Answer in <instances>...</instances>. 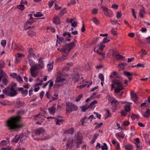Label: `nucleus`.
Wrapping results in <instances>:
<instances>
[{"mask_svg": "<svg viewBox=\"0 0 150 150\" xmlns=\"http://www.w3.org/2000/svg\"><path fill=\"white\" fill-rule=\"evenodd\" d=\"M19 117H11L6 122V126L9 130H16L23 126V124L20 122Z\"/></svg>", "mask_w": 150, "mask_h": 150, "instance_id": "1", "label": "nucleus"}, {"mask_svg": "<svg viewBox=\"0 0 150 150\" xmlns=\"http://www.w3.org/2000/svg\"><path fill=\"white\" fill-rule=\"evenodd\" d=\"M15 87L12 84L8 86L4 90H3L2 92L8 96L13 97L16 96L17 94V90H16Z\"/></svg>", "mask_w": 150, "mask_h": 150, "instance_id": "2", "label": "nucleus"}, {"mask_svg": "<svg viewBox=\"0 0 150 150\" xmlns=\"http://www.w3.org/2000/svg\"><path fill=\"white\" fill-rule=\"evenodd\" d=\"M28 63L31 66L30 71L31 75L34 77H35L38 74V72L36 71V70H39V68L37 67V65L35 64L33 60L31 59L28 60Z\"/></svg>", "mask_w": 150, "mask_h": 150, "instance_id": "3", "label": "nucleus"}, {"mask_svg": "<svg viewBox=\"0 0 150 150\" xmlns=\"http://www.w3.org/2000/svg\"><path fill=\"white\" fill-rule=\"evenodd\" d=\"M75 42H72L70 43L64 45L63 46L62 48L61 49L59 48L58 49V50L61 52L63 53V52H65V51L71 48H73L75 47Z\"/></svg>", "mask_w": 150, "mask_h": 150, "instance_id": "4", "label": "nucleus"}, {"mask_svg": "<svg viewBox=\"0 0 150 150\" xmlns=\"http://www.w3.org/2000/svg\"><path fill=\"white\" fill-rule=\"evenodd\" d=\"M66 105L67 106L69 107L66 109V113L67 115H69V112H71L73 110L76 111L78 110V108L77 106L71 103L68 102L66 103Z\"/></svg>", "mask_w": 150, "mask_h": 150, "instance_id": "5", "label": "nucleus"}, {"mask_svg": "<svg viewBox=\"0 0 150 150\" xmlns=\"http://www.w3.org/2000/svg\"><path fill=\"white\" fill-rule=\"evenodd\" d=\"M101 8L102 9V11L104 14L107 17L111 18L113 15V13L112 11L110 9H108L107 8L102 6Z\"/></svg>", "mask_w": 150, "mask_h": 150, "instance_id": "6", "label": "nucleus"}, {"mask_svg": "<svg viewBox=\"0 0 150 150\" xmlns=\"http://www.w3.org/2000/svg\"><path fill=\"white\" fill-rule=\"evenodd\" d=\"M73 48L67 50L65 52L62 53V56H61L59 58V59L62 61H63L66 58V57L68 56L71 50Z\"/></svg>", "mask_w": 150, "mask_h": 150, "instance_id": "7", "label": "nucleus"}, {"mask_svg": "<svg viewBox=\"0 0 150 150\" xmlns=\"http://www.w3.org/2000/svg\"><path fill=\"white\" fill-rule=\"evenodd\" d=\"M71 78L75 83L78 82L80 78V75L78 73H75L71 74Z\"/></svg>", "mask_w": 150, "mask_h": 150, "instance_id": "8", "label": "nucleus"}, {"mask_svg": "<svg viewBox=\"0 0 150 150\" xmlns=\"http://www.w3.org/2000/svg\"><path fill=\"white\" fill-rule=\"evenodd\" d=\"M74 146V142L73 140L69 138L67 142L66 147L68 148H71L73 147Z\"/></svg>", "mask_w": 150, "mask_h": 150, "instance_id": "9", "label": "nucleus"}, {"mask_svg": "<svg viewBox=\"0 0 150 150\" xmlns=\"http://www.w3.org/2000/svg\"><path fill=\"white\" fill-rule=\"evenodd\" d=\"M80 132H78L77 133L75 134V137H76V139L77 140V143L78 144H81L82 143V137L79 135Z\"/></svg>", "mask_w": 150, "mask_h": 150, "instance_id": "10", "label": "nucleus"}, {"mask_svg": "<svg viewBox=\"0 0 150 150\" xmlns=\"http://www.w3.org/2000/svg\"><path fill=\"white\" fill-rule=\"evenodd\" d=\"M45 132V130L42 127H40L37 128L35 131V133L36 135H40L44 133Z\"/></svg>", "mask_w": 150, "mask_h": 150, "instance_id": "11", "label": "nucleus"}, {"mask_svg": "<svg viewBox=\"0 0 150 150\" xmlns=\"http://www.w3.org/2000/svg\"><path fill=\"white\" fill-rule=\"evenodd\" d=\"M90 118H91L93 119H95L96 118L94 117V116L93 115H90L88 117V118L86 116H85L83 118H82V119L80 121L81 122V124L82 125L84 126V123L86 122L85 121V120L88 118V119H90Z\"/></svg>", "mask_w": 150, "mask_h": 150, "instance_id": "12", "label": "nucleus"}, {"mask_svg": "<svg viewBox=\"0 0 150 150\" xmlns=\"http://www.w3.org/2000/svg\"><path fill=\"white\" fill-rule=\"evenodd\" d=\"M37 67L40 68H43L44 67V65L43 60V58L42 57L40 58L38 63L37 64Z\"/></svg>", "mask_w": 150, "mask_h": 150, "instance_id": "13", "label": "nucleus"}, {"mask_svg": "<svg viewBox=\"0 0 150 150\" xmlns=\"http://www.w3.org/2000/svg\"><path fill=\"white\" fill-rule=\"evenodd\" d=\"M131 98L133 99L135 103H137V101L138 100V97L136 93H134L133 91H131L130 93Z\"/></svg>", "mask_w": 150, "mask_h": 150, "instance_id": "14", "label": "nucleus"}, {"mask_svg": "<svg viewBox=\"0 0 150 150\" xmlns=\"http://www.w3.org/2000/svg\"><path fill=\"white\" fill-rule=\"evenodd\" d=\"M113 83L116 84L117 86L119 88H121L123 87H122L123 84L122 82L118 80H115L112 81Z\"/></svg>", "mask_w": 150, "mask_h": 150, "instance_id": "15", "label": "nucleus"}, {"mask_svg": "<svg viewBox=\"0 0 150 150\" xmlns=\"http://www.w3.org/2000/svg\"><path fill=\"white\" fill-rule=\"evenodd\" d=\"M48 110L50 114H54L55 112V105L54 104L52 107L49 108Z\"/></svg>", "mask_w": 150, "mask_h": 150, "instance_id": "16", "label": "nucleus"}, {"mask_svg": "<svg viewBox=\"0 0 150 150\" xmlns=\"http://www.w3.org/2000/svg\"><path fill=\"white\" fill-rule=\"evenodd\" d=\"M22 134H21L20 136H18V135H16L14 138L12 139V141L13 142L16 143L18 142L20 137H21V138H22L23 135Z\"/></svg>", "mask_w": 150, "mask_h": 150, "instance_id": "17", "label": "nucleus"}, {"mask_svg": "<svg viewBox=\"0 0 150 150\" xmlns=\"http://www.w3.org/2000/svg\"><path fill=\"white\" fill-rule=\"evenodd\" d=\"M53 23L56 24H59L60 23V21L59 17L58 16L54 17L53 18Z\"/></svg>", "mask_w": 150, "mask_h": 150, "instance_id": "18", "label": "nucleus"}, {"mask_svg": "<svg viewBox=\"0 0 150 150\" xmlns=\"http://www.w3.org/2000/svg\"><path fill=\"white\" fill-rule=\"evenodd\" d=\"M25 103L20 101L17 102L15 104V107L17 108L22 107L24 106Z\"/></svg>", "mask_w": 150, "mask_h": 150, "instance_id": "19", "label": "nucleus"}, {"mask_svg": "<svg viewBox=\"0 0 150 150\" xmlns=\"http://www.w3.org/2000/svg\"><path fill=\"white\" fill-rule=\"evenodd\" d=\"M74 129L73 128H71L70 129L65 130L64 132V134H72L74 133Z\"/></svg>", "mask_w": 150, "mask_h": 150, "instance_id": "20", "label": "nucleus"}, {"mask_svg": "<svg viewBox=\"0 0 150 150\" xmlns=\"http://www.w3.org/2000/svg\"><path fill=\"white\" fill-rule=\"evenodd\" d=\"M124 75L127 78L131 77L133 76L134 74L132 73H130L129 72H128L126 71H124L123 72Z\"/></svg>", "mask_w": 150, "mask_h": 150, "instance_id": "21", "label": "nucleus"}, {"mask_svg": "<svg viewBox=\"0 0 150 150\" xmlns=\"http://www.w3.org/2000/svg\"><path fill=\"white\" fill-rule=\"evenodd\" d=\"M29 55L28 57H34L35 56V55L33 53V51L32 48H30L29 50Z\"/></svg>", "mask_w": 150, "mask_h": 150, "instance_id": "22", "label": "nucleus"}, {"mask_svg": "<svg viewBox=\"0 0 150 150\" xmlns=\"http://www.w3.org/2000/svg\"><path fill=\"white\" fill-rule=\"evenodd\" d=\"M59 40V42H58V40H57L56 44L57 45V43L61 44V42L62 43L66 44L65 39H64V38L61 37Z\"/></svg>", "mask_w": 150, "mask_h": 150, "instance_id": "23", "label": "nucleus"}, {"mask_svg": "<svg viewBox=\"0 0 150 150\" xmlns=\"http://www.w3.org/2000/svg\"><path fill=\"white\" fill-rule=\"evenodd\" d=\"M146 13V12L144 8L141 9L139 13V15L142 18H144V15Z\"/></svg>", "mask_w": 150, "mask_h": 150, "instance_id": "24", "label": "nucleus"}, {"mask_svg": "<svg viewBox=\"0 0 150 150\" xmlns=\"http://www.w3.org/2000/svg\"><path fill=\"white\" fill-rule=\"evenodd\" d=\"M65 80L64 79L59 77H57L55 81L56 83L62 82Z\"/></svg>", "mask_w": 150, "mask_h": 150, "instance_id": "25", "label": "nucleus"}, {"mask_svg": "<svg viewBox=\"0 0 150 150\" xmlns=\"http://www.w3.org/2000/svg\"><path fill=\"white\" fill-rule=\"evenodd\" d=\"M111 103L112 104H114L115 105L114 106L116 107L118 105V102L117 100H115L114 98H112V99Z\"/></svg>", "mask_w": 150, "mask_h": 150, "instance_id": "26", "label": "nucleus"}, {"mask_svg": "<svg viewBox=\"0 0 150 150\" xmlns=\"http://www.w3.org/2000/svg\"><path fill=\"white\" fill-rule=\"evenodd\" d=\"M143 116L146 118L148 117L150 115V110H147L143 115Z\"/></svg>", "mask_w": 150, "mask_h": 150, "instance_id": "27", "label": "nucleus"}, {"mask_svg": "<svg viewBox=\"0 0 150 150\" xmlns=\"http://www.w3.org/2000/svg\"><path fill=\"white\" fill-rule=\"evenodd\" d=\"M90 108L88 105L82 106L81 107V111L84 112H86L88 109Z\"/></svg>", "mask_w": 150, "mask_h": 150, "instance_id": "28", "label": "nucleus"}, {"mask_svg": "<svg viewBox=\"0 0 150 150\" xmlns=\"http://www.w3.org/2000/svg\"><path fill=\"white\" fill-rule=\"evenodd\" d=\"M124 148L126 150H132L133 149L132 146L129 144L125 145Z\"/></svg>", "mask_w": 150, "mask_h": 150, "instance_id": "29", "label": "nucleus"}, {"mask_svg": "<svg viewBox=\"0 0 150 150\" xmlns=\"http://www.w3.org/2000/svg\"><path fill=\"white\" fill-rule=\"evenodd\" d=\"M66 9L64 8L61 11V12L59 13L58 16L59 17H61L62 16H63L65 13H66Z\"/></svg>", "mask_w": 150, "mask_h": 150, "instance_id": "30", "label": "nucleus"}, {"mask_svg": "<svg viewBox=\"0 0 150 150\" xmlns=\"http://www.w3.org/2000/svg\"><path fill=\"white\" fill-rule=\"evenodd\" d=\"M28 33V35L31 37L35 36L36 35V33L33 31H30Z\"/></svg>", "mask_w": 150, "mask_h": 150, "instance_id": "31", "label": "nucleus"}, {"mask_svg": "<svg viewBox=\"0 0 150 150\" xmlns=\"http://www.w3.org/2000/svg\"><path fill=\"white\" fill-rule=\"evenodd\" d=\"M141 52H142V54L140 55V57L141 58H143L144 55H146L147 54V53L146 52V50H145L142 49L141 51L139 52V53H140Z\"/></svg>", "mask_w": 150, "mask_h": 150, "instance_id": "32", "label": "nucleus"}, {"mask_svg": "<svg viewBox=\"0 0 150 150\" xmlns=\"http://www.w3.org/2000/svg\"><path fill=\"white\" fill-rule=\"evenodd\" d=\"M55 120H57V121L56 122V125H60V123L62 122H64L65 121V120H64L62 119L61 120H60L58 119L57 117H56L55 118Z\"/></svg>", "mask_w": 150, "mask_h": 150, "instance_id": "33", "label": "nucleus"}, {"mask_svg": "<svg viewBox=\"0 0 150 150\" xmlns=\"http://www.w3.org/2000/svg\"><path fill=\"white\" fill-rule=\"evenodd\" d=\"M117 137H120L122 138H123L125 137V135L124 134H121L120 133H117L115 134Z\"/></svg>", "mask_w": 150, "mask_h": 150, "instance_id": "34", "label": "nucleus"}, {"mask_svg": "<svg viewBox=\"0 0 150 150\" xmlns=\"http://www.w3.org/2000/svg\"><path fill=\"white\" fill-rule=\"evenodd\" d=\"M125 110L126 112H129L131 110L130 106L129 105H125Z\"/></svg>", "mask_w": 150, "mask_h": 150, "instance_id": "35", "label": "nucleus"}, {"mask_svg": "<svg viewBox=\"0 0 150 150\" xmlns=\"http://www.w3.org/2000/svg\"><path fill=\"white\" fill-rule=\"evenodd\" d=\"M92 21L93 22L97 25L99 24V21L98 20L97 18H93Z\"/></svg>", "mask_w": 150, "mask_h": 150, "instance_id": "36", "label": "nucleus"}, {"mask_svg": "<svg viewBox=\"0 0 150 150\" xmlns=\"http://www.w3.org/2000/svg\"><path fill=\"white\" fill-rule=\"evenodd\" d=\"M102 44L103 43L101 42L99 45L98 46V47L99 46V49L101 51H103L104 48L105 47V45H102Z\"/></svg>", "mask_w": 150, "mask_h": 150, "instance_id": "37", "label": "nucleus"}, {"mask_svg": "<svg viewBox=\"0 0 150 150\" xmlns=\"http://www.w3.org/2000/svg\"><path fill=\"white\" fill-rule=\"evenodd\" d=\"M35 17H39L43 16V15L40 12H38L36 14H35L34 15Z\"/></svg>", "mask_w": 150, "mask_h": 150, "instance_id": "38", "label": "nucleus"}, {"mask_svg": "<svg viewBox=\"0 0 150 150\" xmlns=\"http://www.w3.org/2000/svg\"><path fill=\"white\" fill-rule=\"evenodd\" d=\"M131 117L133 119H134L135 118L139 119V116L138 115H136L135 114H133L131 116Z\"/></svg>", "mask_w": 150, "mask_h": 150, "instance_id": "39", "label": "nucleus"}, {"mask_svg": "<svg viewBox=\"0 0 150 150\" xmlns=\"http://www.w3.org/2000/svg\"><path fill=\"white\" fill-rule=\"evenodd\" d=\"M124 89V87H122L121 88H116L115 90V93H119L121 90H122Z\"/></svg>", "mask_w": 150, "mask_h": 150, "instance_id": "40", "label": "nucleus"}, {"mask_svg": "<svg viewBox=\"0 0 150 150\" xmlns=\"http://www.w3.org/2000/svg\"><path fill=\"white\" fill-rule=\"evenodd\" d=\"M21 93L23 97H24L26 96L28 93V91L27 90H25L21 91Z\"/></svg>", "mask_w": 150, "mask_h": 150, "instance_id": "41", "label": "nucleus"}, {"mask_svg": "<svg viewBox=\"0 0 150 150\" xmlns=\"http://www.w3.org/2000/svg\"><path fill=\"white\" fill-rule=\"evenodd\" d=\"M37 80L38 81H40V83H36V84H35V87H36V86H40V85H41L42 84V82H43V80L42 79H41V80H40V79H39V78H38L37 79Z\"/></svg>", "mask_w": 150, "mask_h": 150, "instance_id": "42", "label": "nucleus"}, {"mask_svg": "<svg viewBox=\"0 0 150 150\" xmlns=\"http://www.w3.org/2000/svg\"><path fill=\"white\" fill-rule=\"evenodd\" d=\"M115 57L118 59H121L122 58H124V57L122 55L119 54H116L115 55Z\"/></svg>", "mask_w": 150, "mask_h": 150, "instance_id": "43", "label": "nucleus"}, {"mask_svg": "<svg viewBox=\"0 0 150 150\" xmlns=\"http://www.w3.org/2000/svg\"><path fill=\"white\" fill-rule=\"evenodd\" d=\"M17 80L20 83H22L23 82V80L22 79L21 77L20 76L18 75L16 77Z\"/></svg>", "mask_w": 150, "mask_h": 150, "instance_id": "44", "label": "nucleus"}, {"mask_svg": "<svg viewBox=\"0 0 150 150\" xmlns=\"http://www.w3.org/2000/svg\"><path fill=\"white\" fill-rule=\"evenodd\" d=\"M110 41V40L108 39L107 38L105 37L103 39L102 43L104 44H106L109 42Z\"/></svg>", "mask_w": 150, "mask_h": 150, "instance_id": "45", "label": "nucleus"}, {"mask_svg": "<svg viewBox=\"0 0 150 150\" xmlns=\"http://www.w3.org/2000/svg\"><path fill=\"white\" fill-rule=\"evenodd\" d=\"M97 103H98V102H97V100H95L94 101H93L89 105H88V106L90 108L92 107L93 105Z\"/></svg>", "mask_w": 150, "mask_h": 150, "instance_id": "46", "label": "nucleus"}, {"mask_svg": "<svg viewBox=\"0 0 150 150\" xmlns=\"http://www.w3.org/2000/svg\"><path fill=\"white\" fill-rule=\"evenodd\" d=\"M98 78L100 79L102 81H104V77L103 75L102 74H100L98 75Z\"/></svg>", "mask_w": 150, "mask_h": 150, "instance_id": "47", "label": "nucleus"}, {"mask_svg": "<svg viewBox=\"0 0 150 150\" xmlns=\"http://www.w3.org/2000/svg\"><path fill=\"white\" fill-rule=\"evenodd\" d=\"M122 16V15L121 11L117 12L116 16L117 18H119L121 17Z\"/></svg>", "mask_w": 150, "mask_h": 150, "instance_id": "48", "label": "nucleus"}, {"mask_svg": "<svg viewBox=\"0 0 150 150\" xmlns=\"http://www.w3.org/2000/svg\"><path fill=\"white\" fill-rule=\"evenodd\" d=\"M83 95L82 94H79L77 97V98L76 99V102L79 101L83 97Z\"/></svg>", "mask_w": 150, "mask_h": 150, "instance_id": "49", "label": "nucleus"}, {"mask_svg": "<svg viewBox=\"0 0 150 150\" xmlns=\"http://www.w3.org/2000/svg\"><path fill=\"white\" fill-rule=\"evenodd\" d=\"M48 82H49V83H50L49 85V89H50L51 87H52L53 85V82L52 81V80H50V81H48Z\"/></svg>", "mask_w": 150, "mask_h": 150, "instance_id": "50", "label": "nucleus"}, {"mask_svg": "<svg viewBox=\"0 0 150 150\" xmlns=\"http://www.w3.org/2000/svg\"><path fill=\"white\" fill-rule=\"evenodd\" d=\"M47 67L48 68V71H50L53 69V65L51 64H48L47 65Z\"/></svg>", "mask_w": 150, "mask_h": 150, "instance_id": "51", "label": "nucleus"}, {"mask_svg": "<svg viewBox=\"0 0 150 150\" xmlns=\"http://www.w3.org/2000/svg\"><path fill=\"white\" fill-rule=\"evenodd\" d=\"M99 38H98L96 39H94L92 42L91 45H93L96 43L99 40Z\"/></svg>", "mask_w": 150, "mask_h": 150, "instance_id": "52", "label": "nucleus"}, {"mask_svg": "<svg viewBox=\"0 0 150 150\" xmlns=\"http://www.w3.org/2000/svg\"><path fill=\"white\" fill-rule=\"evenodd\" d=\"M2 82L4 83L5 85H6L7 83H8V81L7 79L6 78H4L2 81Z\"/></svg>", "mask_w": 150, "mask_h": 150, "instance_id": "53", "label": "nucleus"}, {"mask_svg": "<svg viewBox=\"0 0 150 150\" xmlns=\"http://www.w3.org/2000/svg\"><path fill=\"white\" fill-rule=\"evenodd\" d=\"M54 1H49L48 2V5L50 8H51L54 3Z\"/></svg>", "mask_w": 150, "mask_h": 150, "instance_id": "54", "label": "nucleus"}, {"mask_svg": "<svg viewBox=\"0 0 150 150\" xmlns=\"http://www.w3.org/2000/svg\"><path fill=\"white\" fill-rule=\"evenodd\" d=\"M1 44L2 46L5 47L6 44V41L5 40H2L1 42Z\"/></svg>", "mask_w": 150, "mask_h": 150, "instance_id": "55", "label": "nucleus"}, {"mask_svg": "<svg viewBox=\"0 0 150 150\" xmlns=\"http://www.w3.org/2000/svg\"><path fill=\"white\" fill-rule=\"evenodd\" d=\"M10 76H11L13 78H16L18 75L16 73H12L11 74Z\"/></svg>", "mask_w": 150, "mask_h": 150, "instance_id": "56", "label": "nucleus"}, {"mask_svg": "<svg viewBox=\"0 0 150 150\" xmlns=\"http://www.w3.org/2000/svg\"><path fill=\"white\" fill-rule=\"evenodd\" d=\"M120 113L121 115L122 116L124 117H125L126 116L127 114V113L126 112L124 111L123 110H122L120 112Z\"/></svg>", "mask_w": 150, "mask_h": 150, "instance_id": "57", "label": "nucleus"}, {"mask_svg": "<svg viewBox=\"0 0 150 150\" xmlns=\"http://www.w3.org/2000/svg\"><path fill=\"white\" fill-rule=\"evenodd\" d=\"M14 48L15 49L21 50V49L19 47V45H18V44L16 43H14Z\"/></svg>", "mask_w": 150, "mask_h": 150, "instance_id": "58", "label": "nucleus"}, {"mask_svg": "<svg viewBox=\"0 0 150 150\" xmlns=\"http://www.w3.org/2000/svg\"><path fill=\"white\" fill-rule=\"evenodd\" d=\"M103 125V123L102 122H100V124H98L95 127V129H96L97 128H100Z\"/></svg>", "mask_w": 150, "mask_h": 150, "instance_id": "59", "label": "nucleus"}, {"mask_svg": "<svg viewBox=\"0 0 150 150\" xmlns=\"http://www.w3.org/2000/svg\"><path fill=\"white\" fill-rule=\"evenodd\" d=\"M111 32L112 34L113 35L115 36L117 35V33H116V31L115 30L114 28L112 29Z\"/></svg>", "mask_w": 150, "mask_h": 150, "instance_id": "60", "label": "nucleus"}, {"mask_svg": "<svg viewBox=\"0 0 150 150\" xmlns=\"http://www.w3.org/2000/svg\"><path fill=\"white\" fill-rule=\"evenodd\" d=\"M118 6L115 4H113L112 6V8H114V9L116 10L118 8Z\"/></svg>", "mask_w": 150, "mask_h": 150, "instance_id": "61", "label": "nucleus"}, {"mask_svg": "<svg viewBox=\"0 0 150 150\" xmlns=\"http://www.w3.org/2000/svg\"><path fill=\"white\" fill-rule=\"evenodd\" d=\"M5 63L4 62H0V69H2L4 67Z\"/></svg>", "mask_w": 150, "mask_h": 150, "instance_id": "62", "label": "nucleus"}, {"mask_svg": "<svg viewBox=\"0 0 150 150\" xmlns=\"http://www.w3.org/2000/svg\"><path fill=\"white\" fill-rule=\"evenodd\" d=\"M45 96L47 97V98L48 99H50L51 98V95L50 94L49 92H46V94H45Z\"/></svg>", "mask_w": 150, "mask_h": 150, "instance_id": "63", "label": "nucleus"}, {"mask_svg": "<svg viewBox=\"0 0 150 150\" xmlns=\"http://www.w3.org/2000/svg\"><path fill=\"white\" fill-rule=\"evenodd\" d=\"M92 13L94 14H96L98 13V9L95 8H94L92 11Z\"/></svg>", "mask_w": 150, "mask_h": 150, "instance_id": "64", "label": "nucleus"}]
</instances>
